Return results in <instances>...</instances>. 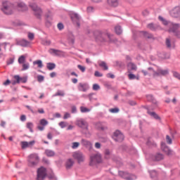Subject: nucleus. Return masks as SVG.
Instances as JSON below:
<instances>
[{
  "label": "nucleus",
  "mask_w": 180,
  "mask_h": 180,
  "mask_svg": "<svg viewBox=\"0 0 180 180\" xmlns=\"http://www.w3.org/2000/svg\"><path fill=\"white\" fill-rule=\"evenodd\" d=\"M65 93L64 91L62 90H58L57 92L54 94V96H65Z\"/></svg>",
  "instance_id": "nucleus-34"
},
{
  "label": "nucleus",
  "mask_w": 180,
  "mask_h": 180,
  "mask_svg": "<svg viewBox=\"0 0 180 180\" xmlns=\"http://www.w3.org/2000/svg\"><path fill=\"white\" fill-rule=\"evenodd\" d=\"M20 82H22V84H26V82H27V77H20Z\"/></svg>",
  "instance_id": "nucleus-51"
},
{
  "label": "nucleus",
  "mask_w": 180,
  "mask_h": 180,
  "mask_svg": "<svg viewBox=\"0 0 180 180\" xmlns=\"http://www.w3.org/2000/svg\"><path fill=\"white\" fill-rule=\"evenodd\" d=\"M72 165H74V160H72V159H68L66 161V164H65V167L67 169H70V168H71Z\"/></svg>",
  "instance_id": "nucleus-24"
},
{
  "label": "nucleus",
  "mask_w": 180,
  "mask_h": 180,
  "mask_svg": "<svg viewBox=\"0 0 180 180\" xmlns=\"http://www.w3.org/2000/svg\"><path fill=\"white\" fill-rule=\"evenodd\" d=\"M45 154L46 155H47V157H54V155H56V153H54L53 150H51L50 149L46 150Z\"/></svg>",
  "instance_id": "nucleus-27"
},
{
  "label": "nucleus",
  "mask_w": 180,
  "mask_h": 180,
  "mask_svg": "<svg viewBox=\"0 0 180 180\" xmlns=\"http://www.w3.org/2000/svg\"><path fill=\"white\" fill-rule=\"evenodd\" d=\"M148 115H150V116H152V117H154V119H156V120H160V116H158L157 113L154 112H150L149 110H148Z\"/></svg>",
  "instance_id": "nucleus-31"
},
{
  "label": "nucleus",
  "mask_w": 180,
  "mask_h": 180,
  "mask_svg": "<svg viewBox=\"0 0 180 180\" xmlns=\"http://www.w3.org/2000/svg\"><path fill=\"white\" fill-rule=\"evenodd\" d=\"M72 157L75 160H77L78 162H84L85 160V156L81 152H75Z\"/></svg>",
  "instance_id": "nucleus-11"
},
{
  "label": "nucleus",
  "mask_w": 180,
  "mask_h": 180,
  "mask_svg": "<svg viewBox=\"0 0 180 180\" xmlns=\"http://www.w3.org/2000/svg\"><path fill=\"white\" fill-rule=\"evenodd\" d=\"M99 162H102V155L101 153H96L92 155L90 157V165H94V164H99Z\"/></svg>",
  "instance_id": "nucleus-7"
},
{
  "label": "nucleus",
  "mask_w": 180,
  "mask_h": 180,
  "mask_svg": "<svg viewBox=\"0 0 180 180\" xmlns=\"http://www.w3.org/2000/svg\"><path fill=\"white\" fill-rule=\"evenodd\" d=\"M80 110H81V112H82V113H86V112L91 111V110H89V108H85V107H81V108H80Z\"/></svg>",
  "instance_id": "nucleus-43"
},
{
  "label": "nucleus",
  "mask_w": 180,
  "mask_h": 180,
  "mask_svg": "<svg viewBox=\"0 0 180 180\" xmlns=\"http://www.w3.org/2000/svg\"><path fill=\"white\" fill-rule=\"evenodd\" d=\"M81 144L82 146H84V147H87L89 148H91V147H92V143H91V141L86 139H82Z\"/></svg>",
  "instance_id": "nucleus-21"
},
{
  "label": "nucleus",
  "mask_w": 180,
  "mask_h": 180,
  "mask_svg": "<svg viewBox=\"0 0 180 180\" xmlns=\"http://www.w3.org/2000/svg\"><path fill=\"white\" fill-rule=\"evenodd\" d=\"M40 161V158L37 153H32L28 156L27 162H28V167L31 168H34L39 164Z\"/></svg>",
  "instance_id": "nucleus-3"
},
{
  "label": "nucleus",
  "mask_w": 180,
  "mask_h": 180,
  "mask_svg": "<svg viewBox=\"0 0 180 180\" xmlns=\"http://www.w3.org/2000/svg\"><path fill=\"white\" fill-rule=\"evenodd\" d=\"M30 67V65L29 64V63H22V71H26V70H29Z\"/></svg>",
  "instance_id": "nucleus-35"
},
{
  "label": "nucleus",
  "mask_w": 180,
  "mask_h": 180,
  "mask_svg": "<svg viewBox=\"0 0 180 180\" xmlns=\"http://www.w3.org/2000/svg\"><path fill=\"white\" fill-rule=\"evenodd\" d=\"M39 123L40 124H41V126H47V124H49V122H47V120H46L45 119L41 120Z\"/></svg>",
  "instance_id": "nucleus-42"
},
{
  "label": "nucleus",
  "mask_w": 180,
  "mask_h": 180,
  "mask_svg": "<svg viewBox=\"0 0 180 180\" xmlns=\"http://www.w3.org/2000/svg\"><path fill=\"white\" fill-rule=\"evenodd\" d=\"M58 29H59V30H63V29H64V25H63V23L61 22L58 23Z\"/></svg>",
  "instance_id": "nucleus-56"
},
{
  "label": "nucleus",
  "mask_w": 180,
  "mask_h": 180,
  "mask_svg": "<svg viewBox=\"0 0 180 180\" xmlns=\"http://www.w3.org/2000/svg\"><path fill=\"white\" fill-rule=\"evenodd\" d=\"M166 141H167V144H172V139L168 135L166 136Z\"/></svg>",
  "instance_id": "nucleus-47"
},
{
  "label": "nucleus",
  "mask_w": 180,
  "mask_h": 180,
  "mask_svg": "<svg viewBox=\"0 0 180 180\" xmlns=\"http://www.w3.org/2000/svg\"><path fill=\"white\" fill-rule=\"evenodd\" d=\"M179 13H180L179 7H175L172 11V13H173L174 18H176L178 16V15H179Z\"/></svg>",
  "instance_id": "nucleus-29"
},
{
  "label": "nucleus",
  "mask_w": 180,
  "mask_h": 180,
  "mask_svg": "<svg viewBox=\"0 0 180 180\" xmlns=\"http://www.w3.org/2000/svg\"><path fill=\"white\" fill-rule=\"evenodd\" d=\"M161 160H164V155L161 153H157L153 156L154 161H161Z\"/></svg>",
  "instance_id": "nucleus-23"
},
{
  "label": "nucleus",
  "mask_w": 180,
  "mask_h": 180,
  "mask_svg": "<svg viewBox=\"0 0 180 180\" xmlns=\"http://www.w3.org/2000/svg\"><path fill=\"white\" fill-rule=\"evenodd\" d=\"M159 19L162 22L163 25H168V22H167V20H164L162 17H159Z\"/></svg>",
  "instance_id": "nucleus-57"
},
{
  "label": "nucleus",
  "mask_w": 180,
  "mask_h": 180,
  "mask_svg": "<svg viewBox=\"0 0 180 180\" xmlns=\"http://www.w3.org/2000/svg\"><path fill=\"white\" fill-rule=\"evenodd\" d=\"M150 176L151 178H154V176H157V172L154 170L150 172Z\"/></svg>",
  "instance_id": "nucleus-59"
},
{
  "label": "nucleus",
  "mask_w": 180,
  "mask_h": 180,
  "mask_svg": "<svg viewBox=\"0 0 180 180\" xmlns=\"http://www.w3.org/2000/svg\"><path fill=\"white\" fill-rule=\"evenodd\" d=\"M11 64H13V58H10L7 60V65H11Z\"/></svg>",
  "instance_id": "nucleus-61"
},
{
  "label": "nucleus",
  "mask_w": 180,
  "mask_h": 180,
  "mask_svg": "<svg viewBox=\"0 0 180 180\" xmlns=\"http://www.w3.org/2000/svg\"><path fill=\"white\" fill-rule=\"evenodd\" d=\"M76 125L80 127V129H82V131L86 136H91V132L88 130V122L82 119L77 120L76 121Z\"/></svg>",
  "instance_id": "nucleus-4"
},
{
  "label": "nucleus",
  "mask_w": 180,
  "mask_h": 180,
  "mask_svg": "<svg viewBox=\"0 0 180 180\" xmlns=\"http://www.w3.org/2000/svg\"><path fill=\"white\" fill-rule=\"evenodd\" d=\"M70 18H71L72 22L76 23L77 26H78V27H79V20L81 19L79 15L75 13H72L70 14Z\"/></svg>",
  "instance_id": "nucleus-13"
},
{
  "label": "nucleus",
  "mask_w": 180,
  "mask_h": 180,
  "mask_svg": "<svg viewBox=\"0 0 180 180\" xmlns=\"http://www.w3.org/2000/svg\"><path fill=\"white\" fill-rule=\"evenodd\" d=\"M173 75L174 78H177V79H179L180 81V74L178 72H174Z\"/></svg>",
  "instance_id": "nucleus-50"
},
{
  "label": "nucleus",
  "mask_w": 180,
  "mask_h": 180,
  "mask_svg": "<svg viewBox=\"0 0 180 180\" xmlns=\"http://www.w3.org/2000/svg\"><path fill=\"white\" fill-rule=\"evenodd\" d=\"M20 120H21V122H25L26 121V115H21Z\"/></svg>",
  "instance_id": "nucleus-64"
},
{
  "label": "nucleus",
  "mask_w": 180,
  "mask_h": 180,
  "mask_svg": "<svg viewBox=\"0 0 180 180\" xmlns=\"http://www.w3.org/2000/svg\"><path fill=\"white\" fill-rule=\"evenodd\" d=\"M27 127L30 129L31 133H33V123L32 122H27Z\"/></svg>",
  "instance_id": "nucleus-38"
},
{
  "label": "nucleus",
  "mask_w": 180,
  "mask_h": 180,
  "mask_svg": "<svg viewBox=\"0 0 180 180\" xmlns=\"http://www.w3.org/2000/svg\"><path fill=\"white\" fill-rule=\"evenodd\" d=\"M13 78L15 80L11 82L12 85H16V84H20V77L19 75H15Z\"/></svg>",
  "instance_id": "nucleus-25"
},
{
  "label": "nucleus",
  "mask_w": 180,
  "mask_h": 180,
  "mask_svg": "<svg viewBox=\"0 0 180 180\" xmlns=\"http://www.w3.org/2000/svg\"><path fill=\"white\" fill-rule=\"evenodd\" d=\"M15 11H19L20 12H25V11H27V6L25 4V3L20 2L18 3L17 5H15Z\"/></svg>",
  "instance_id": "nucleus-12"
},
{
  "label": "nucleus",
  "mask_w": 180,
  "mask_h": 180,
  "mask_svg": "<svg viewBox=\"0 0 180 180\" xmlns=\"http://www.w3.org/2000/svg\"><path fill=\"white\" fill-rule=\"evenodd\" d=\"M28 39H30V40H33V39H34V34L29 32Z\"/></svg>",
  "instance_id": "nucleus-52"
},
{
  "label": "nucleus",
  "mask_w": 180,
  "mask_h": 180,
  "mask_svg": "<svg viewBox=\"0 0 180 180\" xmlns=\"http://www.w3.org/2000/svg\"><path fill=\"white\" fill-rule=\"evenodd\" d=\"M77 68H79V70H80V71H82V72H85V67L81 65H78Z\"/></svg>",
  "instance_id": "nucleus-53"
},
{
  "label": "nucleus",
  "mask_w": 180,
  "mask_h": 180,
  "mask_svg": "<svg viewBox=\"0 0 180 180\" xmlns=\"http://www.w3.org/2000/svg\"><path fill=\"white\" fill-rule=\"evenodd\" d=\"M119 108H110L109 110V112H110V113H119Z\"/></svg>",
  "instance_id": "nucleus-41"
},
{
  "label": "nucleus",
  "mask_w": 180,
  "mask_h": 180,
  "mask_svg": "<svg viewBox=\"0 0 180 180\" xmlns=\"http://www.w3.org/2000/svg\"><path fill=\"white\" fill-rule=\"evenodd\" d=\"M166 45L168 49H171V41L169 40V39H166Z\"/></svg>",
  "instance_id": "nucleus-54"
},
{
  "label": "nucleus",
  "mask_w": 180,
  "mask_h": 180,
  "mask_svg": "<svg viewBox=\"0 0 180 180\" xmlns=\"http://www.w3.org/2000/svg\"><path fill=\"white\" fill-rule=\"evenodd\" d=\"M26 63V56H21L18 58V63L19 64H24Z\"/></svg>",
  "instance_id": "nucleus-33"
},
{
  "label": "nucleus",
  "mask_w": 180,
  "mask_h": 180,
  "mask_svg": "<svg viewBox=\"0 0 180 180\" xmlns=\"http://www.w3.org/2000/svg\"><path fill=\"white\" fill-rule=\"evenodd\" d=\"M104 157L105 160H113L115 155L112 153V151L109 149H105L104 151Z\"/></svg>",
  "instance_id": "nucleus-15"
},
{
  "label": "nucleus",
  "mask_w": 180,
  "mask_h": 180,
  "mask_svg": "<svg viewBox=\"0 0 180 180\" xmlns=\"http://www.w3.org/2000/svg\"><path fill=\"white\" fill-rule=\"evenodd\" d=\"M128 67V72L130 73V71H137V65H136L133 63H129L127 65Z\"/></svg>",
  "instance_id": "nucleus-20"
},
{
  "label": "nucleus",
  "mask_w": 180,
  "mask_h": 180,
  "mask_svg": "<svg viewBox=\"0 0 180 180\" xmlns=\"http://www.w3.org/2000/svg\"><path fill=\"white\" fill-rule=\"evenodd\" d=\"M21 147L22 148H27V147H29V142L27 141L21 142Z\"/></svg>",
  "instance_id": "nucleus-39"
},
{
  "label": "nucleus",
  "mask_w": 180,
  "mask_h": 180,
  "mask_svg": "<svg viewBox=\"0 0 180 180\" xmlns=\"http://www.w3.org/2000/svg\"><path fill=\"white\" fill-rule=\"evenodd\" d=\"M146 98L148 101H151L152 102H153V103H155V101H154V97L152 95H148Z\"/></svg>",
  "instance_id": "nucleus-49"
},
{
  "label": "nucleus",
  "mask_w": 180,
  "mask_h": 180,
  "mask_svg": "<svg viewBox=\"0 0 180 180\" xmlns=\"http://www.w3.org/2000/svg\"><path fill=\"white\" fill-rule=\"evenodd\" d=\"M145 37H147L148 39H153V36L151 34H148L147 32H142Z\"/></svg>",
  "instance_id": "nucleus-40"
},
{
  "label": "nucleus",
  "mask_w": 180,
  "mask_h": 180,
  "mask_svg": "<svg viewBox=\"0 0 180 180\" xmlns=\"http://www.w3.org/2000/svg\"><path fill=\"white\" fill-rule=\"evenodd\" d=\"M9 84H11V80L7 79L6 82L3 83V85H4L5 86H7V85H9Z\"/></svg>",
  "instance_id": "nucleus-63"
},
{
  "label": "nucleus",
  "mask_w": 180,
  "mask_h": 180,
  "mask_svg": "<svg viewBox=\"0 0 180 180\" xmlns=\"http://www.w3.org/2000/svg\"><path fill=\"white\" fill-rule=\"evenodd\" d=\"M112 139H113V140H115V141L120 142V141H123V140H124V136L123 135V134H122V132H120V131L117 130L114 132Z\"/></svg>",
  "instance_id": "nucleus-10"
},
{
  "label": "nucleus",
  "mask_w": 180,
  "mask_h": 180,
  "mask_svg": "<svg viewBox=\"0 0 180 180\" xmlns=\"http://www.w3.org/2000/svg\"><path fill=\"white\" fill-rule=\"evenodd\" d=\"M49 51L50 54H53V56H64V52H63V51L51 49Z\"/></svg>",
  "instance_id": "nucleus-18"
},
{
  "label": "nucleus",
  "mask_w": 180,
  "mask_h": 180,
  "mask_svg": "<svg viewBox=\"0 0 180 180\" xmlns=\"http://www.w3.org/2000/svg\"><path fill=\"white\" fill-rule=\"evenodd\" d=\"M47 176V169L44 167H41L37 169V180H44Z\"/></svg>",
  "instance_id": "nucleus-5"
},
{
  "label": "nucleus",
  "mask_w": 180,
  "mask_h": 180,
  "mask_svg": "<svg viewBox=\"0 0 180 180\" xmlns=\"http://www.w3.org/2000/svg\"><path fill=\"white\" fill-rule=\"evenodd\" d=\"M148 29H150V30L154 31V30H157V29H158V25L153 24V23H150L147 25Z\"/></svg>",
  "instance_id": "nucleus-28"
},
{
  "label": "nucleus",
  "mask_w": 180,
  "mask_h": 180,
  "mask_svg": "<svg viewBox=\"0 0 180 180\" xmlns=\"http://www.w3.org/2000/svg\"><path fill=\"white\" fill-rule=\"evenodd\" d=\"M93 89L94 91H98V89H101V86L98 84H94L93 85Z\"/></svg>",
  "instance_id": "nucleus-48"
},
{
  "label": "nucleus",
  "mask_w": 180,
  "mask_h": 180,
  "mask_svg": "<svg viewBox=\"0 0 180 180\" xmlns=\"http://www.w3.org/2000/svg\"><path fill=\"white\" fill-rule=\"evenodd\" d=\"M149 71H152L153 74V77H161V75L162 76H165V75H168L169 72L168 70H162V69H158L157 70V72L154 71V69H153V68H148Z\"/></svg>",
  "instance_id": "nucleus-8"
},
{
  "label": "nucleus",
  "mask_w": 180,
  "mask_h": 180,
  "mask_svg": "<svg viewBox=\"0 0 180 180\" xmlns=\"http://www.w3.org/2000/svg\"><path fill=\"white\" fill-rule=\"evenodd\" d=\"M162 150L167 155H172L173 151L169 149V148L165 144H162Z\"/></svg>",
  "instance_id": "nucleus-19"
},
{
  "label": "nucleus",
  "mask_w": 180,
  "mask_h": 180,
  "mask_svg": "<svg viewBox=\"0 0 180 180\" xmlns=\"http://www.w3.org/2000/svg\"><path fill=\"white\" fill-rule=\"evenodd\" d=\"M128 77H129V79H136V75L131 74V73H129L128 75Z\"/></svg>",
  "instance_id": "nucleus-55"
},
{
  "label": "nucleus",
  "mask_w": 180,
  "mask_h": 180,
  "mask_svg": "<svg viewBox=\"0 0 180 180\" xmlns=\"http://www.w3.org/2000/svg\"><path fill=\"white\" fill-rule=\"evenodd\" d=\"M59 126L61 127V129H64V127H67L68 124L65 122H59Z\"/></svg>",
  "instance_id": "nucleus-45"
},
{
  "label": "nucleus",
  "mask_w": 180,
  "mask_h": 180,
  "mask_svg": "<svg viewBox=\"0 0 180 180\" xmlns=\"http://www.w3.org/2000/svg\"><path fill=\"white\" fill-rule=\"evenodd\" d=\"M68 117H71V115H70L68 112H65L63 119H68Z\"/></svg>",
  "instance_id": "nucleus-62"
},
{
  "label": "nucleus",
  "mask_w": 180,
  "mask_h": 180,
  "mask_svg": "<svg viewBox=\"0 0 180 180\" xmlns=\"http://www.w3.org/2000/svg\"><path fill=\"white\" fill-rule=\"evenodd\" d=\"M78 89L82 92H86V91L89 89V86H88V84L86 83H79Z\"/></svg>",
  "instance_id": "nucleus-14"
},
{
  "label": "nucleus",
  "mask_w": 180,
  "mask_h": 180,
  "mask_svg": "<svg viewBox=\"0 0 180 180\" xmlns=\"http://www.w3.org/2000/svg\"><path fill=\"white\" fill-rule=\"evenodd\" d=\"M141 72H143V75H154V73H153V71L148 70V72L146 70H142Z\"/></svg>",
  "instance_id": "nucleus-37"
},
{
  "label": "nucleus",
  "mask_w": 180,
  "mask_h": 180,
  "mask_svg": "<svg viewBox=\"0 0 180 180\" xmlns=\"http://www.w3.org/2000/svg\"><path fill=\"white\" fill-rule=\"evenodd\" d=\"M37 81H38V82H43V81H44V76L38 75L37 76Z\"/></svg>",
  "instance_id": "nucleus-46"
},
{
  "label": "nucleus",
  "mask_w": 180,
  "mask_h": 180,
  "mask_svg": "<svg viewBox=\"0 0 180 180\" xmlns=\"http://www.w3.org/2000/svg\"><path fill=\"white\" fill-rule=\"evenodd\" d=\"M96 39L101 43H112L113 38L112 35L107 32L96 31L95 32Z\"/></svg>",
  "instance_id": "nucleus-2"
},
{
  "label": "nucleus",
  "mask_w": 180,
  "mask_h": 180,
  "mask_svg": "<svg viewBox=\"0 0 180 180\" xmlns=\"http://www.w3.org/2000/svg\"><path fill=\"white\" fill-rule=\"evenodd\" d=\"M46 68H48L49 70V71H51V70H54V68H56V65L52 63H48L46 64Z\"/></svg>",
  "instance_id": "nucleus-32"
},
{
  "label": "nucleus",
  "mask_w": 180,
  "mask_h": 180,
  "mask_svg": "<svg viewBox=\"0 0 180 180\" xmlns=\"http://www.w3.org/2000/svg\"><path fill=\"white\" fill-rule=\"evenodd\" d=\"M98 65L100 67H101V68H103V70H104L105 71L109 70V68L108 67V65L104 62V61H100L98 63Z\"/></svg>",
  "instance_id": "nucleus-26"
},
{
  "label": "nucleus",
  "mask_w": 180,
  "mask_h": 180,
  "mask_svg": "<svg viewBox=\"0 0 180 180\" xmlns=\"http://www.w3.org/2000/svg\"><path fill=\"white\" fill-rule=\"evenodd\" d=\"M119 176H121V178H124V179H127V180L137 179V176H136V175L129 174V173L125 172H119Z\"/></svg>",
  "instance_id": "nucleus-9"
},
{
  "label": "nucleus",
  "mask_w": 180,
  "mask_h": 180,
  "mask_svg": "<svg viewBox=\"0 0 180 180\" xmlns=\"http://www.w3.org/2000/svg\"><path fill=\"white\" fill-rule=\"evenodd\" d=\"M94 75L95 77H103V75L99 72L98 71H96Z\"/></svg>",
  "instance_id": "nucleus-60"
},
{
  "label": "nucleus",
  "mask_w": 180,
  "mask_h": 180,
  "mask_svg": "<svg viewBox=\"0 0 180 180\" xmlns=\"http://www.w3.org/2000/svg\"><path fill=\"white\" fill-rule=\"evenodd\" d=\"M179 27H180V24H176V23L172 24V27L170 28L169 32H172V33H176V30H178Z\"/></svg>",
  "instance_id": "nucleus-22"
},
{
  "label": "nucleus",
  "mask_w": 180,
  "mask_h": 180,
  "mask_svg": "<svg viewBox=\"0 0 180 180\" xmlns=\"http://www.w3.org/2000/svg\"><path fill=\"white\" fill-rule=\"evenodd\" d=\"M16 43L18 46H22V47H27V46L30 45V42L26 39L17 40Z\"/></svg>",
  "instance_id": "nucleus-16"
},
{
  "label": "nucleus",
  "mask_w": 180,
  "mask_h": 180,
  "mask_svg": "<svg viewBox=\"0 0 180 180\" xmlns=\"http://www.w3.org/2000/svg\"><path fill=\"white\" fill-rule=\"evenodd\" d=\"M1 11L4 15H13L16 12V6L9 1H4L1 7Z\"/></svg>",
  "instance_id": "nucleus-1"
},
{
  "label": "nucleus",
  "mask_w": 180,
  "mask_h": 180,
  "mask_svg": "<svg viewBox=\"0 0 180 180\" xmlns=\"http://www.w3.org/2000/svg\"><path fill=\"white\" fill-rule=\"evenodd\" d=\"M30 8L32 9L37 18H40V16L43 15V11H41V8L37 6V4H36L35 3H30Z\"/></svg>",
  "instance_id": "nucleus-6"
},
{
  "label": "nucleus",
  "mask_w": 180,
  "mask_h": 180,
  "mask_svg": "<svg viewBox=\"0 0 180 180\" xmlns=\"http://www.w3.org/2000/svg\"><path fill=\"white\" fill-rule=\"evenodd\" d=\"M120 1V0H107V4L108 5V6L116 8V6H119Z\"/></svg>",
  "instance_id": "nucleus-17"
},
{
  "label": "nucleus",
  "mask_w": 180,
  "mask_h": 180,
  "mask_svg": "<svg viewBox=\"0 0 180 180\" xmlns=\"http://www.w3.org/2000/svg\"><path fill=\"white\" fill-rule=\"evenodd\" d=\"M115 33L117 34H122V27L119 25H117L115 28Z\"/></svg>",
  "instance_id": "nucleus-36"
},
{
  "label": "nucleus",
  "mask_w": 180,
  "mask_h": 180,
  "mask_svg": "<svg viewBox=\"0 0 180 180\" xmlns=\"http://www.w3.org/2000/svg\"><path fill=\"white\" fill-rule=\"evenodd\" d=\"M79 147V142H73L72 143V148H78Z\"/></svg>",
  "instance_id": "nucleus-44"
},
{
  "label": "nucleus",
  "mask_w": 180,
  "mask_h": 180,
  "mask_svg": "<svg viewBox=\"0 0 180 180\" xmlns=\"http://www.w3.org/2000/svg\"><path fill=\"white\" fill-rule=\"evenodd\" d=\"M33 65H37L38 68H43V62L41 60L34 61Z\"/></svg>",
  "instance_id": "nucleus-30"
},
{
  "label": "nucleus",
  "mask_w": 180,
  "mask_h": 180,
  "mask_svg": "<svg viewBox=\"0 0 180 180\" xmlns=\"http://www.w3.org/2000/svg\"><path fill=\"white\" fill-rule=\"evenodd\" d=\"M96 126H97L99 129H101V130H106V129H108V127H102V126H101V123H98V124H96ZM99 126H101V127H99Z\"/></svg>",
  "instance_id": "nucleus-58"
}]
</instances>
